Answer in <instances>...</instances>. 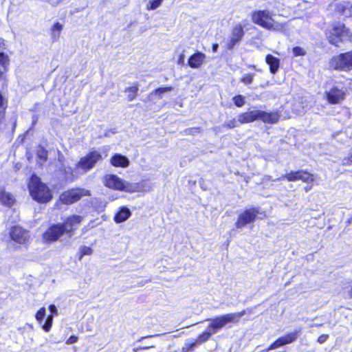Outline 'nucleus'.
<instances>
[{"label":"nucleus","mask_w":352,"mask_h":352,"mask_svg":"<svg viewBox=\"0 0 352 352\" xmlns=\"http://www.w3.org/2000/svg\"><path fill=\"white\" fill-rule=\"evenodd\" d=\"M324 34L328 43L334 47H340L345 43H352V30L340 21L331 22Z\"/></svg>","instance_id":"nucleus-1"},{"label":"nucleus","mask_w":352,"mask_h":352,"mask_svg":"<svg viewBox=\"0 0 352 352\" xmlns=\"http://www.w3.org/2000/svg\"><path fill=\"white\" fill-rule=\"evenodd\" d=\"M28 188L32 199L38 204H47L53 199L51 189L34 173L30 177Z\"/></svg>","instance_id":"nucleus-2"},{"label":"nucleus","mask_w":352,"mask_h":352,"mask_svg":"<svg viewBox=\"0 0 352 352\" xmlns=\"http://www.w3.org/2000/svg\"><path fill=\"white\" fill-rule=\"evenodd\" d=\"M103 184L108 188L129 193L140 192L144 190L143 183L126 182L114 174L106 175L103 179Z\"/></svg>","instance_id":"nucleus-3"},{"label":"nucleus","mask_w":352,"mask_h":352,"mask_svg":"<svg viewBox=\"0 0 352 352\" xmlns=\"http://www.w3.org/2000/svg\"><path fill=\"white\" fill-rule=\"evenodd\" d=\"M251 20L256 24L270 31L282 30L285 24L275 22L270 11L267 10H256L251 13Z\"/></svg>","instance_id":"nucleus-4"},{"label":"nucleus","mask_w":352,"mask_h":352,"mask_svg":"<svg viewBox=\"0 0 352 352\" xmlns=\"http://www.w3.org/2000/svg\"><path fill=\"white\" fill-rule=\"evenodd\" d=\"M265 217V212L260 211L258 207L247 208L238 215L234 226L237 229H241L248 224L253 223L258 219H261Z\"/></svg>","instance_id":"nucleus-5"},{"label":"nucleus","mask_w":352,"mask_h":352,"mask_svg":"<svg viewBox=\"0 0 352 352\" xmlns=\"http://www.w3.org/2000/svg\"><path fill=\"white\" fill-rule=\"evenodd\" d=\"M329 67L335 71L349 72L352 70V50L342 52L329 60Z\"/></svg>","instance_id":"nucleus-6"},{"label":"nucleus","mask_w":352,"mask_h":352,"mask_svg":"<svg viewBox=\"0 0 352 352\" xmlns=\"http://www.w3.org/2000/svg\"><path fill=\"white\" fill-rule=\"evenodd\" d=\"M286 180L288 182L301 181L303 183L309 184L316 180L315 175L305 169L290 170L277 178L275 181L280 182Z\"/></svg>","instance_id":"nucleus-7"},{"label":"nucleus","mask_w":352,"mask_h":352,"mask_svg":"<svg viewBox=\"0 0 352 352\" xmlns=\"http://www.w3.org/2000/svg\"><path fill=\"white\" fill-rule=\"evenodd\" d=\"M90 191L87 189L76 187L63 192L59 197L60 202L65 205H71L80 201L83 197L90 196Z\"/></svg>","instance_id":"nucleus-8"},{"label":"nucleus","mask_w":352,"mask_h":352,"mask_svg":"<svg viewBox=\"0 0 352 352\" xmlns=\"http://www.w3.org/2000/svg\"><path fill=\"white\" fill-rule=\"evenodd\" d=\"M103 160L102 154L96 150L89 151L85 156L80 158L76 164V168L80 169L83 173L91 170L96 164Z\"/></svg>","instance_id":"nucleus-9"},{"label":"nucleus","mask_w":352,"mask_h":352,"mask_svg":"<svg viewBox=\"0 0 352 352\" xmlns=\"http://www.w3.org/2000/svg\"><path fill=\"white\" fill-rule=\"evenodd\" d=\"M207 320L210 322L208 325L207 329L199 334L195 339L198 344L207 342L208 340H210L212 335L215 334L217 331L224 327L219 316L210 319H207Z\"/></svg>","instance_id":"nucleus-10"},{"label":"nucleus","mask_w":352,"mask_h":352,"mask_svg":"<svg viewBox=\"0 0 352 352\" xmlns=\"http://www.w3.org/2000/svg\"><path fill=\"white\" fill-rule=\"evenodd\" d=\"M346 93L337 86H332L324 93V98L328 104L335 105L341 104L346 98Z\"/></svg>","instance_id":"nucleus-11"},{"label":"nucleus","mask_w":352,"mask_h":352,"mask_svg":"<svg viewBox=\"0 0 352 352\" xmlns=\"http://www.w3.org/2000/svg\"><path fill=\"white\" fill-rule=\"evenodd\" d=\"M244 36L243 25L241 23L234 25L230 30V35L226 45V50H233L236 45L241 43Z\"/></svg>","instance_id":"nucleus-12"},{"label":"nucleus","mask_w":352,"mask_h":352,"mask_svg":"<svg viewBox=\"0 0 352 352\" xmlns=\"http://www.w3.org/2000/svg\"><path fill=\"white\" fill-rule=\"evenodd\" d=\"M83 217L78 214H72L67 217L63 223H60L64 230L65 234L71 236L77 230L78 225L82 222Z\"/></svg>","instance_id":"nucleus-13"},{"label":"nucleus","mask_w":352,"mask_h":352,"mask_svg":"<svg viewBox=\"0 0 352 352\" xmlns=\"http://www.w3.org/2000/svg\"><path fill=\"white\" fill-rule=\"evenodd\" d=\"M300 333V329H295L293 331L288 332L283 336L278 337L274 342H272L271 343V347H274L275 349H276L285 345L294 343L298 340Z\"/></svg>","instance_id":"nucleus-14"},{"label":"nucleus","mask_w":352,"mask_h":352,"mask_svg":"<svg viewBox=\"0 0 352 352\" xmlns=\"http://www.w3.org/2000/svg\"><path fill=\"white\" fill-rule=\"evenodd\" d=\"M65 234L60 223L51 225L42 235L43 239L46 242H54L58 241Z\"/></svg>","instance_id":"nucleus-15"},{"label":"nucleus","mask_w":352,"mask_h":352,"mask_svg":"<svg viewBox=\"0 0 352 352\" xmlns=\"http://www.w3.org/2000/svg\"><path fill=\"white\" fill-rule=\"evenodd\" d=\"M280 119V113L279 111H265L258 110V120L265 124H275Z\"/></svg>","instance_id":"nucleus-16"},{"label":"nucleus","mask_w":352,"mask_h":352,"mask_svg":"<svg viewBox=\"0 0 352 352\" xmlns=\"http://www.w3.org/2000/svg\"><path fill=\"white\" fill-rule=\"evenodd\" d=\"M206 56L204 53L197 51L188 59V65L192 69H198L205 63Z\"/></svg>","instance_id":"nucleus-17"},{"label":"nucleus","mask_w":352,"mask_h":352,"mask_svg":"<svg viewBox=\"0 0 352 352\" xmlns=\"http://www.w3.org/2000/svg\"><path fill=\"white\" fill-rule=\"evenodd\" d=\"M247 311L243 309L239 312L229 313L219 316V318L223 326L225 327L228 323H237L239 322L241 317L246 314Z\"/></svg>","instance_id":"nucleus-18"},{"label":"nucleus","mask_w":352,"mask_h":352,"mask_svg":"<svg viewBox=\"0 0 352 352\" xmlns=\"http://www.w3.org/2000/svg\"><path fill=\"white\" fill-rule=\"evenodd\" d=\"M258 120V110L241 113L238 116V122L239 124H248Z\"/></svg>","instance_id":"nucleus-19"},{"label":"nucleus","mask_w":352,"mask_h":352,"mask_svg":"<svg viewBox=\"0 0 352 352\" xmlns=\"http://www.w3.org/2000/svg\"><path fill=\"white\" fill-rule=\"evenodd\" d=\"M49 310L50 311V314L47 316L45 322L42 324L43 330L46 333L49 332L52 329L54 316L58 315V310L55 305H50Z\"/></svg>","instance_id":"nucleus-20"},{"label":"nucleus","mask_w":352,"mask_h":352,"mask_svg":"<svg viewBox=\"0 0 352 352\" xmlns=\"http://www.w3.org/2000/svg\"><path fill=\"white\" fill-rule=\"evenodd\" d=\"M110 163L114 167L126 168L129 166V159L120 153L113 155L110 159Z\"/></svg>","instance_id":"nucleus-21"},{"label":"nucleus","mask_w":352,"mask_h":352,"mask_svg":"<svg viewBox=\"0 0 352 352\" xmlns=\"http://www.w3.org/2000/svg\"><path fill=\"white\" fill-rule=\"evenodd\" d=\"M9 65V56L4 52H0V82L6 79Z\"/></svg>","instance_id":"nucleus-22"},{"label":"nucleus","mask_w":352,"mask_h":352,"mask_svg":"<svg viewBox=\"0 0 352 352\" xmlns=\"http://www.w3.org/2000/svg\"><path fill=\"white\" fill-rule=\"evenodd\" d=\"M131 215L130 210L126 206H122L114 215L113 220L116 223H120L128 219Z\"/></svg>","instance_id":"nucleus-23"},{"label":"nucleus","mask_w":352,"mask_h":352,"mask_svg":"<svg viewBox=\"0 0 352 352\" xmlns=\"http://www.w3.org/2000/svg\"><path fill=\"white\" fill-rule=\"evenodd\" d=\"M265 62L269 65V69L271 74H276L280 67V59L272 54H267Z\"/></svg>","instance_id":"nucleus-24"},{"label":"nucleus","mask_w":352,"mask_h":352,"mask_svg":"<svg viewBox=\"0 0 352 352\" xmlns=\"http://www.w3.org/2000/svg\"><path fill=\"white\" fill-rule=\"evenodd\" d=\"M0 202L8 207H11L15 203L14 196L6 191L3 188H0Z\"/></svg>","instance_id":"nucleus-25"},{"label":"nucleus","mask_w":352,"mask_h":352,"mask_svg":"<svg viewBox=\"0 0 352 352\" xmlns=\"http://www.w3.org/2000/svg\"><path fill=\"white\" fill-rule=\"evenodd\" d=\"M10 236L14 243L21 244L22 243V228L17 226H12L10 230Z\"/></svg>","instance_id":"nucleus-26"},{"label":"nucleus","mask_w":352,"mask_h":352,"mask_svg":"<svg viewBox=\"0 0 352 352\" xmlns=\"http://www.w3.org/2000/svg\"><path fill=\"white\" fill-rule=\"evenodd\" d=\"M138 90L139 87L137 83L124 89V92L127 94L126 99L129 102L133 101L136 98Z\"/></svg>","instance_id":"nucleus-27"},{"label":"nucleus","mask_w":352,"mask_h":352,"mask_svg":"<svg viewBox=\"0 0 352 352\" xmlns=\"http://www.w3.org/2000/svg\"><path fill=\"white\" fill-rule=\"evenodd\" d=\"M63 25L59 22H56L50 28L51 38L54 41H57L60 36L61 31L63 30Z\"/></svg>","instance_id":"nucleus-28"},{"label":"nucleus","mask_w":352,"mask_h":352,"mask_svg":"<svg viewBox=\"0 0 352 352\" xmlns=\"http://www.w3.org/2000/svg\"><path fill=\"white\" fill-rule=\"evenodd\" d=\"M37 162L43 164L47 162L48 158V151L43 146H39L36 150Z\"/></svg>","instance_id":"nucleus-29"},{"label":"nucleus","mask_w":352,"mask_h":352,"mask_svg":"<svg viewBox=\"0 0 352 352\" xmlns=\"http://www.w3.org/2000/svg\"><path fill=\"white\" fill-rule=\"evenodd\" d=\"M198 343L195 339H192L189 342H186L182 349V352H192Z\"/></svg>","instance_id":"nucleus-30"},{"label":"nucleus","mask_w":352,"mask_h":352,"mask_svg":"<svg viewBox=\"0 0 352 352\" xmlns=\"http://www.w3.org/2000/svg\"><path fill=\"white\" fill-rule=\"evenodd\" d=\"M232 100L234 104L239 108L242 107L245 104V97L241 94L235 95Z\"/></svg>","instance_id":"nucleus-31"},{"label":"nucleus","mask_w":352,"mask_h":352,"mask_svg":"<svg viewBox=\"0 0 352 352\" xmlns=\"http://www.w3.org/2000/svg\"><path fill=\"white\" fill-rule=\"evenodd\" d=\"M255 74L254 73L245 74L240 78V82H243L246 85H249L253 82Z\"/></svg>","instance_id":"nucleus-32"},{"label":"nucleus","mask_w":352,"mask_h":352,"mask_svg":"<svg viewBox=\"0 0 352 352\" xmlns=\"http://www.w3.org/2000/svg\"><path fill=\"white\" fill-rule=\"evenodd\" d=\"M46 315V309L44 307H41L35 314V318L40 324H43V321Z\"/></svg>","instance_id":"nucleus-33"},{"label":"nucleus","mask_w":352,"mask_h":352,"mask_svg":"<svg viewBox=\"0 0 352 352\" xmlns=\"http://www.w3.org/2000/svg\"><path fill=\"white\" fill-rule=\"evenodd\" d=\"M162 1L163 0H150L146 8L147 10H154L161 6Z\"/></svg>","instance_id":"nucleus-34"},{"label":"nucleus","mask_w":352,"mask_h":352,"mask_svg":"<svg viewBox=\"0 0 352 352\" xmlns=\"http://www.w3.org/2000/svg\"><path fill=\"white\" fill-rule=\"evenodd\" d=\"M173 90V87H171V86H167V87H158L157 89H155L153 91V94H155L156 95H158L159 96V98H162V94L165 92H168V91H171Z\"/></svg>","instance_id":"nucleus-35"},{"label":"nucleus","mask_w":352,"mask_h":352,"mask_svg":"<svg viewBox=\"0 0 352 352\" xmlns=\"http://www.w3.org/2000/svg\"><path fill=\"white\" fill-rule=\"evenodd\" d=\"M92 253L93 250L90 247L83 245L80 248L78 258L81 260L84 256L91 255Z\"/></svg>","instance_id":"nucleus-36"},{"label":"nucleus","mask_w":352,"mask_h":352,"mask_svg":"<svg viewBox=\"0 0 352 352\" xmlns=\"http://www.w3.org/2000/svg\"><path fill=\"white\" fill-rule=\"evenodd\" d=\"M202 129L199 126L190 127L185 129L184 133L187 135H194L197 133H200Z\"/></svg>","instance_id":"nucleus-37"},{"label":"nucleus","mask_w":352,"mask_h":352,"mask_svg":"<svg viewBox=\"0 0 352 352\" xmlns=\"http://www.w3.org/2000/svg\"><path fill=\"white\" fill-rule=\"evenodd\" d=\"M293 56H303L306 55V51L301 47L296 46L292 48Z\"/></svg>","instance_id":"nucleus-38"},{"label":"nucleus","mask_w":352,"mask_h":352,"mask_svg":"<svg viewBox=\"0 0 352 352\" xmlns=\"http://www.w3.org/2000/svg\"><path fill=\"white\" fill-rule=\"evenodd\" d=\"M238 126L237 121L233 118L230 121L226 122L223 126L227 129H231L236 127Z\"/></svg>","instance_id":"nucleus-39"},{"label":"nucleus","mask_w":352,"mask_h":352,"mask_svg":"<svg viewBox=\"0 0 352 352\" xmlns=\"http://www.w3.org/2000/svg\"><path fill=\"white\" fill-rule=\"evenodd\" d=\"M8 106L7 100L3 96L1 92L0 91V109H3V111H6Z\"/></svg>","instance_id":"nucleus-40"},{"label":"nucleus","mask_w":352,"mask_h":352,"mask_svg":"<svg viewBox=\"0 0 352 352\" xmlns=\"http://www.w3.org/2000/svg\"><path fill=\"white\" fill-rule=\"evenodd\" d=\"M329 338V335L327 333L321 334L318 337L317 342L320 344L324 343Z\"/></svg>","instance_id":"nucleus-41"},{"label":"nucleus","mask_w":352,"mask_h":352,"mask_svg":"<svg viewBox=\"0 0 352 352\" xmlns=\"http://www.w3.org/2000/svg\"><path fill=\"white\" fill-rule=\"evenodd\" d=\"M342 165L343 166L352 165V154H350L349 156H347L343 159Z\"/></svg>","instance_id":"nucleus-42"},{"label":"nucleus","mask_w":352,"mask_h":352,"mask_svg":"<svg viewBox=\"0 0 352 352\" xmlns=\"http://www.w3.org/2000/svg\"><path fill=\"white\" fill-rule=\"evenodd\" d=\"M78 337L75 335L70 336L66 341L67 344H74L78 342Z\"/></svg>","instance_id":"nucleus-43"},{"label":"nucleus","mask_w":352,"mask_h":352,"mask_svg":"<svg viewBox=\"0 0 352 352\" xmlns=\"http://www.w3.org/2000/svg\"><path fill=\"white\" fill-rule=\"evenodd\" d=\"M49 2L52 6H56L60 3H61L63 0H46Z\"/></svg>","instance_id":"nucleus-44"},{"label":"nucleus","mask_w":352,"mask_h":352,"mask_svg":"<svg viewBox=\"0 0 352 352\" xmlns=\"http://www.w3.org/2000/svg\"><path fill=\"white\" fill-rule=\"evenodd\" d=\"M25 156L28 161H32L33 160V153L30 151H27L25 153Z\"/></svg>","instance_id":"nucleus-45"},{"label":"nucleus","mask_w":352,"mask_h":352,"mask_svg":"<svg viewBox=\"0 0 352 352\" xmlns=\"http://www.w3.org/2000/svg\"><path fill=\"white\" fill-rule=\"evenodd\" d=\"M6 45V40L2 38H0V50L5 49Z\"/></svg>","instance_id":"nucleus-46"},{"label":"nucleus","mask_w":352,"mask_h":352,"mask_svg":"<svg viewBox=\"0 0 352 352\" xmlns=\"http://www.w3.org/2000/svg\"><path fill=\"white\" fill-rule=\"evenodd\" d=\"M184 62V55L180 54L177 60L178 64L183 65Z\"/></svg>","instance_id":"nucleus-47"},{"label":"nucleus","mask_w":352,"mask_h":352,"mask_svg":"<svg viewBox=\"0 0 352 352\" xmlns=\"http://www.w3.org/2000/svg\"><path fill=\"white\" fill-rule=\"evenodd\" d=\"M219 47L218 43H213L212 45V50L213 52H217Z\"/></svg>","instance_id":"nucleus-48"},{"label":"nucleus","mask_w":352,"mask_h":352,"mask_svg":"<svg viewBox=\"0 0 352 352\" xmlns=\"http://www.w3.org/2000/svg\"><path fill=\"white\" fill-rule=\"evenodd\" d=\"M313 184V183L309 184V185H307V186H305V187H304V190H305V192H309V191L311 189V188H312V186H313V184Z\"/></svg>","instance_id":"nucleus-49"},{"label":"nucleus","mask_w":352,"mask_h":352,"mask_svg":"<svg viewBox=\"0 0 352 352\" xmlns=\"http://www.w3.org/2000/svg\"><path fill=\"white\" fill-rule=\"evenodd\" d=\"M349 296L350 298H352V286H351V289L349 292Z\"/></svg>","instance_id":"nucleus-50"},{"label":"nucleus","mask_w":352,"mask_h":352,"mask_svg":"<svg viewBox=\"0 0 352 352\" xmlns=\"http://www.w3.org/2000/svg\"><path fill=\"white\" fill-rule=\"evenodd\" d=\"M2 113H3V114H2V116H2V118H3V117H4L5 111L3 112V110H2V111H0V114H1Z\"/></svg>","instance_id":"nucleus-51"},{"label":"nucleus","mask_w":352,"mask_h":352,"mask_svg":"<svg viewBox=\"0 0 352 352\" xmlns=\"http://www.w3.org/2000/svg\"><path fill=\"white\" fill-rule=\"evenodd\" d=\"M2 113H3V114H2V116H2V118H3V117H4L5 111L3 112V110H2V111H0V114H1Z\"/></svg>","instance_id":"nucleus-52"},{"label":"nucleus","mask_w":352,"mask_h":352,"mask_svg":"<svg viewBox=\"0 0 352 352\" xmlns=\"http://www.w3.org/2000/svg\"><path fill=\"white\" fill-rule=\"evenodd\" d=\"M345 10H346V8H342L341 12H344L345 11Z\"/></svg>","instance_id":"nucleus-53"},{"label":"nucleus","mask_w":352,"mask_h":352,"mask_svg":"<svg viewBox=\"0 0 352 352\" xmlns=\"http://www.w3.org/2000/svg\"><path fill=\"white\" fill-rule=\"evenodd\" d=\"M351 221H352V217L349 220V223H350Z\"/></svg>","instance_id":"nucleus-54"},{"label":"nucleus","mask_w":352,"mask_h":352,"mask_svg":"<svg viewBox=\"0 0 352 352\" xmlns=\"http://www.w3.org/2000/svg\"><path fill=\"white\" fill-rule=\"evenodd\" d=\"M351 10L352 11V3H351Z\"/></svg>","instance_id":"nucleus-55"}]
</instances>
